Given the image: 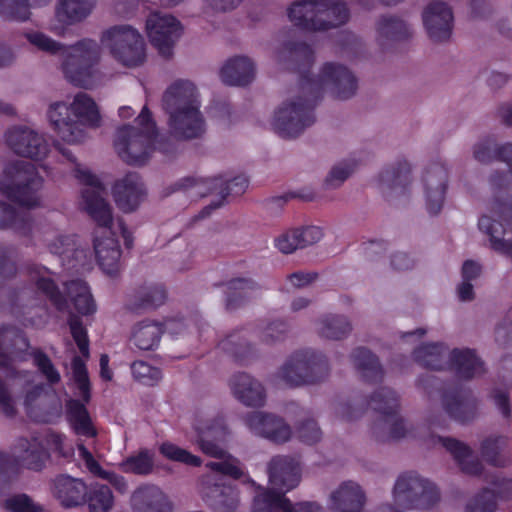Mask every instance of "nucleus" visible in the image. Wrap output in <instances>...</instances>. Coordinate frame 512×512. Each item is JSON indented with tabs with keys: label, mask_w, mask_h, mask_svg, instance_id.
<instances>
[{
	"label": "nucleus",
	"mask_w": 512,
	"mask_h": 512,
	"mask_svg": "<svg viewBox=\"0 0 512 512\" xmlns=\"http://www.w3.org/2000/svg\"><path fill=\"white\" fill-rule=\"evenodd\" d=\"M367 404L381 414L371 427L372 435L376 441L384 443L415 437L429 449L444 448L453 457L463 473L476 476L482 472V463L464 442L426 431L416 434L413 425L398 414L399 396L391 388L382 387L378 389L371 395Z\"/></svg>",
	"instance_id": "1"
},
{
	"label": "nucleus",
	"mask_w": 512,
	"mask_h": 512,
	"mask_svg": "<svg viewBox=\"0 0 512 512\" xmlns=\"http://www.w3.org/2000/svg\"><path fill=\"white\" fill-rule=\"evenodd\" d=\"M74 173L84 185L82 189L84 209L98 225L94 237L97 262L104 272L114 274L120 266L121 249L118 240L111 232L113 214L105 198L106 189L95 175L80 165H76Z\"/></svg>",
	"instance_id": "2"
},
{
	"label": "nucleus",
	"mask_w": 512,
	"mask_h": 512,
	"mask_svg": "<svg viewBox=\"0 0 512 512\" xmlns=\"http://www.w3.org/2000/svg\"><path fill=\"white\" fill-rule=\"evenodd\" d=\"M47 114L55 132L68 143L82 141L85 137V127L97 128L101 124L97 104L83 92L77 93L70 104H51Z\"/></svg>",
	"instance_id": "3"
},
{
	"label": "nucleus",
	"mask_w": 512,
	"mask_h": 512,
	"mask_svg": "<svg viewBox=\"0 0 512 512\" xmlns=\"http://www.w3.org/2000/svg\"><path fill=\"white\" fill-rule=\"evenodd\" d=\"M137 126L125 125L117 130L114 146L119 157L129 165L142 166L148 162L152 152L157 148L164 154H171L170 149L162 141L157 142L155 122L151 119V113L146 106L136 119ZM177 146L175 145V153Z\"/></svg>",
	"instance_id": "4"
},
{
	"label": "nucleus",
	"mask_w": 512,
	"mask_h": 512,
	"mask_svg": "<svg viewBox=\"0 0 512 512\" xmlns=\"http://www.w3.org/2000/svg\"><path fill=\"white\" fill-rule=\"evenodd\" d=\"M393 503L381 505L377 512H406L430 510L441 500L437 485L416 472L400 474L392 487Z\"/></svg>",
	"instance_id": "5"
},
{
	"label": "nucleus",
	"mask_w": 512,
	"mask_h": 512,
	"mask_svg": "<svg viewBox=\"0 0 512 512\" xmlns=\"http://www.w3.org/2000/svg\"><path fill=\"white\" fill-rule=\"evenodd\" d=\"M288 16L303 29L324 31L345 24L350 11L346 3L339 0H301L291 4Z\"/></svg>",
	"instance_id": "6"
},
{
	"label": "nucleus",
	"mask_w": 512,
	"mask_h": 512,
	"mask_svg": "<svg viewBox=\"0 0 512 512\" xmlns=\"http://www.w3.org/2000/svg\"><path fill=\"white\" fill-rule=\"evenodd\" d=\"M42 183L32 163L18 160L6 165L1 173L0 193L21 207L34 208L40 205Z\"/></svg>",
	"instance_id": "7"
},
{
	"label": "nucleus",
	"mask_w": 512,
	"mask_h": 512,
	"mask_svg": "<svg viewBox=\"0 0 512 512\" xmlns=\"http://www.w3.org/2000/svg\"><path fill=\"white\" fill-rule=\"evenodd\" d=\"M316 99L308 87L303 91L301 82L275 111L273 128L283 138H293L300 135L306 128L313 125V113Z\"/></svg>",
	"instance_id": "8"
},
{
	"label": "nucleus",
	"mask_w": 512,
	"mask_h": 512,
	"mask_svg": "<svg viewBox=\"0 0 512 512\" xmlns=\"http://www.w3.org/2000/svg\"><path fill=\"white\" fill-rule=\"evenodd\" d=\"M61 57L62 71L69 82L83 88L93 85L95 67L101 59V46L95 40L85 38L64 46Z\"/></svg>",
	"instance_id": "9"
},
{
	"label": "nucleus",
	"mask_w": 512,
	"mask_h": 512,
	"mask_svg": "<svg viewBox=\"0 0 512 512\" xmlns=\"http://www.w3.org/2000/svg\"><path fill=\"white\" fill-rule=\"evenodd\" d=\"M307 87L316 100L324 89L338 100H348L357 93L358 78L347 66L327 62L321 67L316 77L311 78L307 75L301 77L302 90L304 91Z\"/></svg>",
	"instance_id": "10"
},
{
	"label": "nucleus",
	"mask_w": 512,
	"mask_h": 512,
	"mask_svg": "<svg viewBox=\"0 0 512 512\" xmlns=\"http://www.w3.org/2000/svg\"><path fill=\"white\" fill-rule=\"evenodd\" d=\"M102 44L120 64L133 68L146 60L145 42L137 29L130 25H115L102 33Z\"/></svg>",
	"instance_id": "11"
},
{
	"label": "nucleus",
	"mask_w": 512,
	"mask_h": 512,
	"mask_svg": "<svg viewBox=\"0 0 512 512\" xmlns=\"http://www.w3.org/2000/svg\"><path fill=\"white\" fill-rule=\"evenodd\" d=\"M178 189L187 191L190 189L195 190L197 195H205L206 193H216L219 198L217 201L211 202L208 206L204 207L199 214L196 216L198 219H203L210 215L212 210L219 208L225 198L231 193L240 194L244 192L247 186V180L243 177H235L231 181H226L221 177L198 181L194 178H183L176 183Z\"/></svg>",
	"instance_id": "12"
},
{
	"label": "nucleus",
	"mask_w": 512,
	"mask_h": 512,
	"mask_svg": "<svg viewBox=\"0 0 512 512\" xmlns=\"http://www.w3.org/2000/svg\"><path fill=\"white\" fill-rule=\"evenodd\" d=\"M146 29L151 44L161 56L169 59L182 34L180 22L170 14L154 12L146 20Z\"/></svg>",
	"instance_id": "13"
},
{
	"label": "nucleus",
	"mask_w": 512,
	"mask_h": 512,
	"mask_svg": "<svg viewBox=\"0 0 512 512\" xmlns=\"http://www.w3.org/2000/svg\"><path fill=\"white\" fill-rule=\"evenodd\" d=\"M9 148L19 156L35 160L45 158L49 145L44 136L26 126H15L5 135Z\"/></svg>",
	"instance_id": "14"
},
{
	"label": "nucleus",
	"mask_w": 512,
	"mask_h": 512,
	"mask_svg": "<svg viewBox=\"0 0 512 512\" xmlns=\"http://www.w3.org/2000/svg\"><path fill=\"white\" fill-rule=\"evenodd\" d=\"M422 21L429 39L433 42L443 43L451 38L454 16L447 3L430 2L422 12Z\"/></svg>",
	"instance_id": "15"
},
{
	"label": "nucleus",
	"mask_w": 512,
	"mask_h": 512,
	"mask_svg": "<svg viewBox=\"0 0 512 512\" xmlns=\"http://www.w3.org/2000/svg\"><path fill=\"white\" fill-rule=\"evenodd\" d=\"M244 424L255 435L275 443H284L291 437V429L285 421L271 413L253 411L245 415Z\"/></svg>",
	"instance_id": "16"
},
{
	"label": "nucleus",
	"mask_w": 512,
	"mask_h": 512,
	"mask_svg": "<svg viewBox=\"0 0 512 512\" xmlns=\"http://www.w3.org/2000/svg\"><path fill=\"white\" fill-rule=\"evenodd\" d=\"M202 494L208 505L217 512H235L240 505L237 489L215 475L204 477Z\"/></svg>",
	"instance_id": "17"
},
{
	"label": "nucleus",
	"mask_w": 512,
	"mask_h": 512,
	"mask_svg": "<svg viewBox=\"0 0 512 512\" xmlns=\"http://www.w3.org/2000/svg\"><path fill=\"white\" fill-rule=\"evenodd\" d=\"M197 444L201 451L219 459L226 458V451L221 443L229 434V430L222 417L213 420L200 421L196 426Z\"/></svg>",
	"instance_id": "18"
},
{
	"label": "nucleus",
	"mask_w": 512,
	"mask_h": 512,
	"mask_svg": "<svg viewBox=\"0 0 512 512\" xmlns=\"http://www.w3.org/2000/svg\"><path fill=\"white\" fill-rule=\"evenodd\" d=\"M448 169L441 162L427 166L423 175L427 210L436 215L442 209L447 188Z\"/></svg>",
	"instance_id": "19"
},
{
	"label": "nucleus",
	"mask_w": 512,
	"mask_h": 512,
	"mask_svg": "<svg viewBox=\"0 0 512 512\" xmlns=\"http://www.w3.org/2000/svg\"><path fill=\"white\" fill-rule=\"evenodd\" d=\"M441 405L450 418L460 423L474 420L478 413L476 398L460 388L444 390L441 394Z\"/></svg>",
	"instance_id": "20"
},
{
	"label": "nucleus",
	"mask_w": 512,
	"mask_h": 512,
	"mask_svg": "<svg viewBox=\"0 0 512 512\" xmlns=\"http://www.w3.org/2000/svg\"><path fill=\"white\" fill-rule=\"evenodd\" d=\"M441 405L450 418L460 423L474 420L478 413L476 398L460 388L444 390L441 394Z\"/></svg>",
	"instance_id": "21"
},
{
	"label": "nucleus",
	"mask_w": 512,
	"mask_h": 512,
	"mask_svg": "<svg viewBox=\"0 0 512 512\" xmlns=\"http://www.w3.org/2000/svg\"><path fill=\"white\" fill-rule=\"evenodd\" d=\"M274 60L285 69L304 73L314 62V51L307 43L290 39L275 50Z\"/></svg>",
	"instance_id": "22"
},
{
	"label": "nucleus",
	"mask_w": 512,
	"mask_h": 512,
	"mask_svg": "<svg viewBox=\"0 0 512 512\" xmlns=\"http://www.w3.org/2000/svg\"><path fill=\"white\" fill-rule=\"evenodd\" d=\"M414 35L411 24L395 15H383L376 22V41L382 49L410 40Z\"/></svg>",
	"instance_id": "23"
},
{
	"label": "nucleus",
	"mask_w": 512,
	"mask_h": 512,
	"mask_svg": "<svg viewBox=\"0 0 512 512\" xmlns=\"http://www.w3.org/2000/svg\"><path fill=\"white\" fill-rule=\"evenodd\" d=\"M229 387L234 398L247 407H261L266 402L264 385L248 373L233 375Z\"/></svg>",
	"instance_id": "24"
},
{
	"label": "nucleus",
	"mask_w": 512,
	"mask_h": 512,
	"mask_svg": "<svg viewBox=\"0 0 512 512\" xmlns=\"http://www.w3.org/2000/svg\"><path fill=\"white\" fill-rule=\"evenodd\" d=\"M199 107L168 113L170 130L177 138L191 140L205 133V121Z\"/></svg>",
	"instance_id": "25"
},
{
	"label": "nucleus",
	"mask_w": 512,
	"mask_h": 512,
	"mask_svg": "<svg viewBox=\"0 0 512 512\" xmlns=\"http://www.w3.org/2000/svg\"><path fill=\"white\" fill-rule=\"evenodd\" d=\"M195 106H200L198 91L190 80H175L163 93L162 108L167 114Z\"/></svg>",
	"instance_id": "26"
},
{
	"label": "nucleus",
	"mask_w": 512,
	"mask_h": 512,
	"mask_svg": "<svg viewBox=\"0 0 512 512\" xmlns=\"http://www.w3.org/2000/svg\"><path fill=\"white\" fill-rule=\"evenodd\" d=\"M366 504V494L354 481L342 482L331 492L328 508L331 512H362Z\"/></svg>",
	"instance_id": "27"
},
{
	"label": "nucleus",
	"mask_w": 512,
	"mask_h": 512,
	"mask_svg": "<svg viewBox=\"0 0 512 512\" xmlns=\"http://www.w3.org/2000/svg\"><path fill=\"white\" fill-rule=\"evenodd\" d=\"M455 376L464 381L481 377L486 373L483 360L470 348H455L450 351L448 367Z\"/></svg>",
	"instance_id": "28"
},
{
	"label": "nucleus",
	"mask_w": 512,
	"mask_h": 512,
	"mask_svg": "<svg viewBox=\"0 0 512 512\" xmlns=\"http://www.w3.org/2000/svg\"><path fill=\"white\" fill-rule=\"evenodd\" d=\"M134 512H173L174 505L169 496L158 486L146 484L138 487L131 495Z\"/></svg>",
	"instance_id": "29"
},
{
	"label": "nucleus",
	"mask_w": 512,
	"mask_h": 512,
	"mask_svg": "<svg viewBox=\"0 0 512 512\" xmlns=\"http://www.w3.org/2000/svg\"><path fill=\"white\" fill-rule=\"evenodd\" d=\"M47 459L48 453L38 436L19 438L13 447V461L17 466L39 471Z\"/></svg>",
	"instance_id": "30"
},
{
	"label": "nucleus",
	"mask_w": 512,
	"mask_h": 512,
	"mask_svg": "<svg viewBox=\"0 0 512 512\" xmlns=\"http://www.w3.org/2000/svg\"><path fill=\"white\" fill-rule=\"evenodd\" d=\"M116 204L124 212L134 211L145 197V187L136 173H128L113 187Z\"/></svg>",
	"instance_id": "31"
},
{
	"label": "nucleus",
	"mask_w": 512,
	"mask_h": 512,
	"mask_svg": "<svg viewBox=\"0 0 512 512\" xmlns=\"http://www.w3.org/2000/svg\"><path fill=\"white\" fill-rule=\"evenodd\" d=\"M307 349L292 353L274 374L276 380L290 387L306 385Z\"/></svg>",
	"instance_id": "32"
},
{
	"label": "nucleus",
	"mask_w": 512,
	"mask_h": 512,
	"mask_svg": "<svg viewBox=\"0 0 512 512\" xmlns=\"http://www.w3.org/2000/svg\"><path fill=\"white\" fill-rule=\"evenodd\" d=\"M28 347L29 343L19 329L0 328V368H9Z\"/></svg>",
	"instance_id": "33"
},
{
	"label": "nucleus",
	"mask_w": 512,
	"mask_h": 512,
	"mask_svg": "<svg viewBox=\"0 0 512 512\" xmlns=\"http://www.w3.org/2000/svg\"><path fill=\"white\" fill-rule=\"evenodd\" d=\"M255 76L254 62L246 56H236L229 59L221 69L222 81L231 86L249 84Z\"/></svg>",
	"instance_id": "34"
},
{
	"label": "nucleus",
	"mask_w": 512,
	"mask_h": 512,
	"mask_svg": "<svg viewBox=\"0 0 512 512\" xmlns=\"http://www.w3.org/2000/svg\"><path fill=\"white\" fill-rule=\"evenodd\" d=\"M28 274L31 282L36 285L37 289L43 293L58 310H65L67 308V301L55 284L49 269L39 265H31L28 267Z\"/></svg>",
	"instance_id": "35"
},
{
	"label": "nucleus",
	"mask_w": 512,
	"mask_h": 512,
	"mask_svg": "<svg viewBox=\"0 0 512 512\" xmlns=\"http://www.w3.org/2000/svg\"><path fill=\"white\" fill-rule=\"evenodd\" d=\"M166 300V291L160 284H146L139 287L128 300L126 307L134 313L155 309Z\"/></svg>",
	"instance_id": "36"
},
{
	"label": "nucleus",
	"mask_w": 512,
	"mask_h": 512,
	"mask_svg": "<svg viewBox=\"0 0 512 512\" xmlns=\"http://www.w3.org/2000/svg\"><path fill=\"white\" fill-rule=\"evenodd\" d=\"M450 351L443 343H427L417 347L413 357L424 368L444 370L448 367Z\"/></svg>",
	"instance_id": "37"
},
{
	"label": "nucleus",
	"mask_w": 512,
	"mask_h": 512,
	"mask_svg": "<svg viewBox=\"0 0 512 512\" xmlns=\"http://www.w3.org/2000/svg\"><path fill=\"white\" fill-rule=\"evenodd\" d=\"M353 326L349 318L341 314H325L316 322V332L319 337L332 341L346 339L352 332Z\"/></svg>",
	"instance_id": "38"
},
{
	"label": "nucleus",
	"mask_w": 512,
	"mask_h": 512,
	"mask_svg": "<svg viewBox=\"0 0 512 512\" xmlns=\"http://www.w3.org/2000/svg\"><path fill=\"white\" fill-rule=\"evenodd\" d=\"M87 487L80 479L60 476L54 483V495L66 507L82 504L85 501Z\"/></svg>",
	"instance_id": "39"
},
{
	"label": "nucleus",
	"mask_w": 512,
	"mask_h": 512,
	"mask_svg": "<svg viewBox=\"0 0 512 512\" xmlns=\"http://www.w3.org/2000/svg\"><path fill=\"white\" fill-rule=\"evenodd\" d=\"M260 286L251 278H234L226 283V309L234 310L250 300Z\"/></svg>",
	"instance_id": "40"
},
{
	"label": "nucleus",
	"mask_w": 512,
	"mask_h": 512,
	"mask_svg": "<svg viewBox=\"0 0 512 512\" xmlns=\"http://www.w3.org/2000/svg\"><path fill=\"white\" fill-rule=\"evenodd\" d=\"M96 3L97 0H58L56 15L66 24H76L92 13Z\"/></svg>",
	"instance_id": "41"
},
{
	"label": "nucleus",
	"mask_w": 512,
	"mask_h": 512,
	"mask_svg": "<svg viewBox=\"0 0 512 512\" xmlns=\"http://www.w3.org/2000/svg\"><path fill=\"white\" fill-rule=\"evenodd\" d=\"M384 191L402 193L411 181V168L407 162H397L386 167L379 176Z\"/></svg>",
	"instance_id": "42"
},
{
	"label": "nucleus",
	"mask_w": 512,
	"mask_h": 512,
	"mask_svg": "<svg viewBox=\"0 0 512 512\" xmlns=\"http://www.w3.org/2000/svg\"><path fill=\"white\" fill-rule=\"evenodd\" d=\"M351 360L360 376L368 382H377L383 376L378 358L365 348H356L351 354Z\"/></svg>",
	"instance_id": "43"
},
{
	"label": "nucleus",
	"mask_w": 512,
	"mask_h": 512,
	"mask_svg": "<svg viewBox=\"0 0 512 512\" xmlns=\"http://www.w3.org/2000/svg\"><path fill=\"white\" fill-rule=\"evenodd\" d=\"M78 451L79 457L91 474L108 481L119 493H127L128 483L123 476L104 470L83 444H78Z\"/></svg>",
	"instance_id": "44"
},
{
	"label": "nucleus",
	"mask_w": 512,
	"mask_h": 512,
	"mask_svg": "<svg viewBox=\"0 0 512 512\" xmlns=\"http://www.w3.org/2000/svg\"><path fill=\"white\" fill-rule=\"evenodd\" d=\"M51 0H0V16L10 21H26L30 18L31 7H40Z\"/></svg>",
	"instance_id": "45"
},
{
	"label": "nucleus",
	"mask_w": 512,
	"mask_h": 512,
	"mask_svg": "<svg viewBox=\"0 0 512 512\" xmlns=\"http://www.w3.org/2000/svg\"><path fill=\"white\" fill-rule=\"evenodd\" d=\"M0 228H11L22 235H27L32 228L30 214L26 211H17L10 204L0 201Z\"/></svg>",
	"instance_id": "46"
},
{
	"label": "nucleus",
	"mask_w": 512,
	"mask_h": 512,
	"mask_svg": "<svg viewBox=\"0 0 512 512\" xmlns=\"http://www.w3.org/2000/svg\"><path fill=\"white\" fill-rule=\"evenodd\" d=\"M66 292L75 309L83 314L88 315L96 310L95 302L87 284L82 280H72L65 284Z\"/></svg>",
	"instance_id": "47"
},
{
	"label": "nucleus",
	"mask_w": 512,
	"mask_h": 512,
	"mask_svg": "<svg viewBox=\"0 0 512 512\" xmlns=\"http://www.w3.org/2000/svg\"><path fill=\"white\" fill-rule=\"evenodd\" d=\"M162 334L159 323L143 321L135 326L132 341L140 350H153L158 346Z\"/></svg>",
	"instance_id": "48"
},
{
	"label": "nucleus",
	"mask_w": 512,
	"mask_h": 512,
	"mask_svg": "<svg viewBox=\"0 0 512 512\" xmlns=\"http://www.w3.org/2000/svg\"><path fill=\"white\" fill-rule=\"evenodd\" d=\"M306 385L324 382L330 375L328 358L321 352L307 349Z\"/></svg>",
	"instance_id": "49"
},
{
	"label": "nucleus",
	"mask_w": 512,
	"mask_h": 512,
	"mask_svg": "<svg viewBox=\"0 0 512 512\" xmlns=\"http://www.w3.org/2000/svg\"><path fill=\"white\" fill-rule=\"evenodd\" d=\"M508 439L505 436H489L480 445L483 459L493 466L503 467L508 458L505 455Z\"/></svg>",
	"instance_id": "50"
},
{
	"label": "nucleus",
	"mask_w": 512,
	"mask_h": 512,
	"mask_svg": "<svg viewBox=\"0 0 512 512\" xmlns=\"http://www.w3.org/2000/svg\"><path fill=\"white\" fill-rule=\"evenodd\" d=\"M67 416L74 430L79 435L94 436L95 431L91 426L88 411L79 400L69 399L66 403Z\"/></svg>",
	"instance_id": "51"
},
{
	"label": "nucleus",
	"mask_w": 512,
	"mask_h": 512,
	"mask_svg": "<svg viewBox=\"0 0 512 512\" xmlns=\"http://www.w3.org/2000/svg\"><path fill=\"white\" fill-rule=\"evenodd\" d=\"M85 501L89 512H109L114 505V496L108 486L94 483L87 489Z\"/></svg>",
	"instance_id": "52"
},
{
	"label": "nucleus",
	"mask_w": 512,
	"mask_h": 512,
	"mask_svg": "<svg viewBox=\"0 0 512 512\" xmlns=\"http://www.w3.org/2000/svg\"><path fill=\"white\" fill-rule=\"evenodd\" d=\"M365 408L366 405L358 399L340 398L332 404L335 418L343 422H352L359 419Z\"/></svg>",
	"instance_id": "53"
},
{
	"label": "nucleus",
	"mask_w": 512,
	"mask_h": 512,
	"mask_svg": "<svg viewBox=\"0 0 512 512\" xmlns=\"http://www.w3.org/2000/svg\"><path fill=\"white\" fill-rule=\"evenodd\" d=\"M25 39L37 51L54 56L62 55L64 46L62 43L57 42L48 35L40 31H28L24 33Z\"/></svg>",
	"instance_id": "54"
},
{
	"label": "nucleus",
	"mask_w": 512,
	"mask_h": 512,
	"mask_svg": "<svg viewBox=\"0 0 512 512\" xmlns=\"http://www.w3.org/2000/svg\"><path fill=\"white\" fill-rule=\"evenodd\" d=\"M153 466V456L148 450H142L138 454L126 458L120 464L124 472L137 475H147L151 473Z\"/></svg>",
	"instance_id": "55"
},
{
	"label": "nucleus",
	"mask_w": 512,
	"mask_h": 512,
	"mask_svg": "<svg viewBox=\"0 0 512 512\" xmlns=\"http://www.w3.org/2000/svg\"><path fill=\"white\" fill-rule=\"evenodd\" d=\"M72 374L78 389V396L83 402L88 403L91 399L90 381L86 365L79 356H75L72 360Z\"/></svg>",
	"instance_id": "56"
},
{
	"label": "nucleus",
	"mask_w": 512,
	"mask_h": 512,
	"mask_svg": "<svg viewBox=\"0 0 512 512\" xmlns=\"http://www.w3.org/2000/svg\"><path fill=\"white\" fill-rule=\"evenodd\" d=\"M473 158L482 164L502 160V145L490 138L480 140L473 146Z\"/></svg>",
	"instance_id": "57"
},
{
	"label": "nucleus",
	"mask_w": 512,
	"mask_h": 512,
	"mask_svg": "<svg viewBox=\"0 0 512 512\" xmlns=\"http://www.w3.org/2000/svg\"><path fill=\"white\" fill-rule=\"evenodd\" d=\"M34 365L43 378L50 386H54L61 381V375L47 354L40 350L32 353Z\"/></svg>",
	"instance_id": "58"
},
{
	"label": "nucleus",
	"mask_w": 512,
	"mask_h": 512,
	"mask_svg": "<svg viewBox=\"0 0 512 512\" xmlns=\"http://www.w3.org/2000/svg\"><path fill=\"white\" fill-rule=\"evenodd\" d=\"M160 453L169 460L189 466L199 467L202 464L200 457L170 442H165L160 446Z\"/></svg>",
	"instance_id": "59"
},
{
	"label": "nucleus",
	"mask_w": 512,
	"mask_h": 512,
	"mask_svg": "<svg viewBox=\"0 0 512 512\" xmlns=\"http://www.w3.org/2000/svg\"><path fill=\"white\" fill-rule=\"evenodd\" d=\"M13 383H7L0 377V414L14 418L17 413V398L12 391Z\"/></svg>",
	"instance_id": "60"
},
{
	"label": "nucleus",
	"mask_w": 512,
	"mask_h": 512,
	"mask_svg": "<svg viewBox=\"0 0 512 512\" xmlns=\"http://www.w3.org/2000/svg\"><path fill=\"white\" fill-rule=\"evenodd\" d=\"M4 507L9 512H44V508L27 494H16L5 500Z\"/></svg>",
	"instance_id": "61"
},
{
	"label": "nucleus",
	"mask_w": 512,
	"mask_h": 512,
	"mask_svg": "<svg viewBox=\"0 0 512 512\" xmlns=\"http://www.w3.org/2000/svg\"><path fill=\"white\" fill-rule=\"evenodd\" d=\"M220 347L223 351L238 359H243L250 351V345L246 338L239 333H232L221 340Z\"/></svg>",
	"instance_id": "62"
},
{
	"label": "nucleus",
	"mask_w": 512,
	"mask_h": 512,
	"mask_svg": "<svg viewBox=\"0 0 512 512\" xmlns=\"http://www.w3.org/2000/svg\"><path fill=\"white\" fill-rule=\"evenodd\" d=\"M131 372L137 381L145 385H154L162 377L160 369L140 360L131 364Z\"/></svg>",
	"instance_id": "63"
},
{
	"label": "nucleus",
	"mask_w": 512,
	"mask_h": 512,
	"mask_svg": "<svg viewBox=\"0 0 512 512\" xmlns=\"http://www.w3.org/2000/svg\"><path fill=\"white\" fill-rule=\"evenodd\" d=\"M495 509V493L489 489H484L467 503L464 512H493Z\"/></svg>",
	"instance_id": "64"
}]
</instances>
